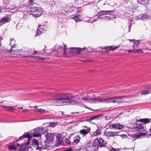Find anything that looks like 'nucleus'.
I'll list each match as a JSON object with an SVG mask.
<instances>
[{
	"label": "nucleus",
	"instance_id": "nucleus-1",
	"mask_svg": "<svg viewBox=\"0 0 151 151\" xmlns=\"http://www.w3.org/2000/svg\"><path fill=\"white\" fill-rule=\"evenodd\" d=\"M80 95H76L74 96L72 94L68 93H63L61 94L57 99L54 100L55 103L58 106L66 105H75L78 103L75 99H82L85 101H91L96 102L103 101V99L98 96L95 97L93 94H89L85 97L80 98L83 91H79Z\"/></svg>",
	"mask_w": 151,
	"mask_h": 151
},
{
	"label": "nucleus",
	"instance_id": "nucleus-2",
	"mask_svg": "<svg viewBox=\"0 0 151 151\" xmlns=\"http://www.w3.org/2000/svg\"><path fill=\"white\" fill-rule=\"evenodd\" d=\"M29 11L32 15L36 17L40 16L42 13L41 9L37 6H31L29 8Z\"/></svg>",
	"mask_w": 151,
	"mask_h": 151
},
{
	"label": "nucleus",
	"instance_id": "nucleus-3",
	"mask_svg": "<svg viewBox=\"0 0 151 151\" xmlns=\"http://www.w3.org/2000/svg\"><path fill=\"white\" fill-rule=\"evenodd\" d=\"M48 130V129L46 127L37 128L34 130L35 133L34 134L33 136L36 137H40L41 134H43L47 132Z\"/></svg>",
	"mask_w": 151,
	"mask_h": 151
},
{
	"label": "nucleus",
	"instance_id": "nucleus-4",
	"mask_svg": "<svg viewBox=\"0 0 151 151\" xmlns=\"http://www.w3.org/2000/svg\"><path fill=\"white\" fill-rule=\"evenodd\" d=\"M32 137V136L30 134L28 133H27L26 135L24 134L20 137L19 139V140L22 139L24 138H27L28 141L27 142H24L23 143V147L24 148H28L29 147L30 144L29 142V141L31 140Z\"/></svg>",
	"mask_w": 151,
	"mask_h": 151
},
{
	"label": "nucleus",
	"instance_id": "nucleus-5",
	"mask_svg": "<svg viewBox=\"0 0 151 151\" xmlns=\"http://www.w3.org/2000/svg\"><path fill=\"white\" fill-rule=\"evenodd\" d=\"M66 46L64 45H63V46L56 45L55 46L54 50L58 52L61 51L63 53L65 54L66 50Z\"/></svg>",
	"mask_w": 151,
	"mask_h": 151
},
{
	"label": "nucleus",
	"instance_id": "nucleus-6",
	"mask_svg": "<svg viewBox=\"0 0 151 151\" xmlns=\"http://www.w3.org/2000/svg\"><path fill=\"white\" fill-rule=\"evenodd\" d=\"M55 137V134L53 133H47L45 135L46 142H52L53 141Z\"/></svg>",
	"mask_w": 151,
	"mask_h": 151
},
{
	"label": "nucleus",
	"instance_id": "nucleus-7",
	"mask_svg": "<svg viewBox=\"0 0 151 151\" xmlns=\"http://www.w3.org/2000/svg\"><path fill=\"white\" fill-rule=\"evenodd\" d=\"M109 128L111 129L114 128L116 129H121L124 128V125L120 124H113L110 125L109 126Z\"/></svg>",
	"mask_w": 151,
	"mask_h": 151
},
{
	"label": "nucleus",
	"instance_id": "nucleus-8",
	"mask_svg": "<svg viewBox=\"0 0 151 151\" xmlns=\"http://www.w3.org/2000/svg\"><path fill=\"white\" fill-rule=\"evenodd\" d=\"M80 150H81L79 151H96V147L95 146H88L85 148H81Z\"/></svg>",
	"mask_w": 151,
	"mask_h": 151
},
{
	"label": "nucleus",
	"instance_id": "nucleus-9",
	"mask_svg": "<svg viewBox=\"0 0 151 151\" xmlns=\"http://www.w3.org/2000/svg\"><path fill=\"white\" fill-rule=\"evenodd\" d=\"M94 145L96 146L97 145L101 147L103 146L104 145V140L101 138H100L98 140H95L94 142Z\"/></svg>",
	"mask_w": 151,
	"mask_h": 151
},
{
	"label": "nucleus",
	"instance_id": "nucleus-10",
	"mask_svg": "<svg viewBox=\"0 0 151 151\" xmlns=\"http://www.w3.org/2000/svg\"><path fill=\"white\" fill-rule=\"evenodd\" d=\"M125 97V96H122L119 97L114 98V103H122L124 101V98Z\"/></svg>",
	"mask_w": 151,
	"mask_h": 151
},
{
	"label": "nucleus",
	"instance_id": "nucleus-11",
	"mask_svg": "<svg viewBox=\"0 0 151 151\" xmlns=\"http://www.w3.org/2000/svg\"><path fill=\"white\" fill-rule=\"evenodd\" d=\"M20 146L19 144L15 142L14 144H13L9 146V149L10 150H16Z\"/></svg>",
	"mask_w": 151,
	"mask_h": 151
},
{
	"label": "nucleus",
	"instance_id": "nucleus-12",
	"mask_svg": "<svg viewBox=\"0 0 151 151\" xmlns=\"http://www.w3.org/2000/svg\"><path fill=\"white\" fill-rule=\"evenodd\" d=\"M70 49L71 50L72 52L78 54L81 51L83 50L85 48H81L71 47L70 48Z\"/></svg>",
	"mask_w": 151,
	"mask_h": 151
},
{
	"label": "nucleus",
	"instance_id": "nucleus-13",
	"mask_svg": "<svg viewBox=\"0 0 151 151\" xmlns=\"http://www.w3.org/2000/svg\"><path fill=\"white\" fill-rule=\"evenodd\" d=\"M83 127H85L87 128L86 132L82 129L80 131V132L81 134H82L83 136H85L89 133L90 131L91 128L90 127H87L86 126H83Z\"/></svg>",
	"mask_w": 151,
	"mask_h": 151
},
{
	"label": "nucleus",
	"instance_id": "nucleus-14",
	"mask_svg": "<svg viewBox=\"0 0 151 151\" xmlns=\"http://www.w3.org/2000/svg\"><path fill=\"white\" fill-rule=\"evenodd\" d=\"M139 121L142 122V123H143L144 124H146L151 122V119L148 118L141 119H139Z\"/></svg>",
	"mask_w": 151,
	"mask_h": 151
},
{
	"label": "nucleus",
	"instance_id": "nucleus-15",
	"mask_svg": "<svg viewBox=\"0 0 151 151\" xmlns=\"http://www.w3.org/2000/svg\"><path fill=\"white\" fill-rule=\"evenodd\" d=\"M137 2L144 5H146L149 4V0H137Z\"/></svg>",
	"mask_w": 151,
	"mask_h": 151
},
{
	"label": "nucleus",
	"instance_id": "nucleus-16",
	"mask_svg": "<svg viewBox=\"0 0 151 151\" xmlns=\"http://www.w3.org/2000/svg\"><path fill=\"white\" fill-rule=\"evenodd\" d=\"M97 17L98 19H101L104 18V11H102L101 12H99L97 15L95 16H93L94 19L95 17Z\"/></svg>",
	"mask_w": 151,
	"mask_h": 151
},
{
	"label": "nucleus",
	"instance_id": "nucleus-17",
	"mask_svg": "<svg viewBox=\"0 0 151 151\" xmlns=\"http://www.w3.org/2000/svg\"><path fill=\"white\" fill-rule=\"evenodd\" d=\"M136 125V129L137 130L142 129L144 128V125L142 123H140L139 124L137 123Z\"/></svg>",
	"mask_w": 151,
	"mask_h": 151
},
{
	"label": "nucleus",
	"instance_id": "nucleus-18",
	"mask_svg": "<svg viewBox=\"0 0 151 151\" xmlns=\"http://www.w3.org/2000/svg\"><path fill=\"white\" fill-rule=\"evenodd\" d=\"M9 19L7 17H4L0 21V27L4 23L8 22Z\"/></svg>",
	"mask_w": 151,
	"mask_h": 151
},
{
	"label": "nucleus",
	"instance_id": "nucleus-19",
	"mask_svg": "<svg viewBox=\"0 0 151 151\" xmlns=\"http://www.w3.org/2000/svg\"><path fill=\"white\" fill-rule=\"evenodd\" d=\"M1 106L5 108L6 109V110L8 111H14L15 109L12 106H1Z\"/></svg>",
	"mask_w": 151,
	"mask_h": 151
},
{
	"label": "nucleus",
	"instance_id": "nucleus-20",
	"mask_svg": "<svg viewBox=\"0 0 151 151\" xmlns=\"http://www.w3.org/2000/svg\"><path fill=\"white\" fill-rule=\"evenodd\" d=\"M101 131H100V130H97L96 132H93V134H91V135L90 137H92L100 135L101 134Z\"/></svg>",
	"mask_w": 151,
	"mask_h": 151
},
{
	"label": "nucleus",
	"instance_id": "nucleus-21",
	"mask_svg": "<svg viewBox=\"0 0 151 151\" xmlns=\"http://www.w3.org/2000/svg\"><path fill=\"white\" fill-rule=\"evenodd\" d=\"M35 112H37L41 114H44L47 112V111H46L45 110L41 109H35Z\"/></svg>",
	"mask_w": 151,
	"mask_h": 151
},
{
	"label": "nucleus",
	"instance_id": "nucleus-22",
	"mask_svg": "<svg viewBox=\"0 0 151 151\" xmlns=\"http://www.w3.org/2000/svg\"><path fill=\"white\" fill-rule=\"evenodd\" d=\"M103 114H101L100 115H98L96 116H92L90 118V120H93L94 119H100L101 118H103Z\"/></svg>",
	"mask_w": 151,
	"mask_h": 151
},
{
	"label": "nucleus",
	"instance_id": "nucleus-23",
	"mask_svg": "<svg viewBox=\"0 0 151 151\" xmlns=\"http://www.w3.org/2000/svg\"><path fill=\"white\" fill-rule=\"evenodd\" d=\"M129 40L130 41H132L134 45L136 46V48H138L140 41L139 40H135L129 39Z\"/></svg>",
	"mask_w": 151,
	"mask_h": 151
},
{
	"label": "nucleus",
	"instance_id": "nucleus-24",
	"mask_svg": "<svg viewBox=\"0 0 151 151\" xmlns=\"http://www.w3.org/2000/svg\"><path fill=\"white\" fill-rule=\"evenodd\" d=\"M119 46L115 47L114 46H111L108 47H104V49H108L109 50H114L117 49L119 47Z\"/></svg>",
	"mask_w": 151,
	"mask_h": 151
},
{
	"label": "nucleus",
	"instance_id": "nucleus-25",
	"mask_svg": "<svg viewBox=\"0 0 151 151\" xmlns=\"http://www.w3.org/2000/svg\"><path fill=\"white\" fill-rule=\"evenodd\" d=\"M80 139V138L79 136H76L74 138V140L73 142V144L75 143V145H76L79 141Z\"/></svg>",
	"mask_w": 151,
	"mask_h": 151
},
{
	"label": "nucleus",
	"instance_id": "nucleus-26",
	"mask_svg": "<svg viewBox=\"0 0 151 151\" xmlns=\"http://www.w3.org/2000/svg\"><path fill=\"white\" fill-rule=\"evenodd\" d=\"M104 102L107 103H114V98H104Z\"/></svg>",
	"mask_w": 151,
	"mask_h": 151
},
{
	"label": "nucleus",
	"instance_id": "nucleus-27",
	"mask_svg": "<svg viewBox=\"0 0 151 151\" xmlns=\"http://www.w3.org/2000/svg\"><path fill=\"white\" fill-rule=\"evenodd\" d=\"M76 15L74 17H73V19L76 21H80L81 20L80 15L79 14H78V13H77Z\"/></svg>",
	"mask_w": 151,
	"mask_h": 151
},
{
	"label": "nucleus",
	"instance_id": "nucleus-28",
	"mask_svg": "<svg viewBox=\"0 0 151 151\" xmlns=\"http://www.w3.org/2000/svg\"><path fill=\"white\" fill-rule=\"evenodd\" d=\"M32 142V144L33 145L38 146L39 145V142L37 139H33Z\"/></svg>",
	"mask_w": 151,
	"mask_h": 151
},
{
	"label": "nucleus",
	"instance_id": "nucleus-29",
	"mask_svg": "<svg viewBox=\"0 0 151 151\" xmlns=\"http://www.w3.org/2000/svg\"><path fill=\"white\" fill-rule=\"evenodd\" d=\"M65 144H64V145H69L71 144V143L70 140L67 138H65L64 140Z\"/></svg>",
	"mask_w": 151,
	"mask_h": 151
},
{
	"label": "nucleus",
	"instance_id": "nucleus-30",
	"mask_svg": "<svg viewBox=\"0 0 151 151\" xmlns=\"http://www.w3.org/2000/svg\"><path fill=\"white\" fill-rule=\"evenodd\" d=\"M150 92L149 90H144L141 92L142 95H145L148 94H149Z\"/></svg>",
	"mask_w": 151,
	"mask_h": 151
},
{
	"label": "nucleus",
	"instance_id": "nucleus-31",
	"mask_svg": "<svg viewBox=\"0 0 151 151\" xmlns=\"http://www.w3.org/2000/svg\"><path fill=\"white\" fill-rule=\"evenodd\" d=\"M146 135V134L145 133H140L139 134H138L136 135L135 136V138L138 139L140 137L142 136H145Z\"/></svg>",
	"mask_w": 151,
	"mask_h": 151
},
{
	"label": "nucleus",
	"instance_id": "nucleus-32",
	"mask_svg": "<svg viewBox=\"0 0 151 151\" xmlns=\"http://www.w3.org/2000/svg\"><path fill=\"white\" fill-rule=\"evenodd\" d=\"M142 16L141 17L143 20H145L147 18H149L148 15H147L146 14H142Z\"/></svg>",
	"mask_w": 151,
	"mask_h": 151
},
{
	"label": "nucleus",
	"instance_id": "nucleus-33",
	"mask_svg": "<svg viewBox=\"0 0 151 151\" xmlns=\"http://www.w3.org/2000/svg\"><path fill=\"white\" fill-rule=\"evenodd\" d=\"M45 27L44 25H40L39 26L38 29L39 30V31H40L41 32L42 31L45 30L44 28Z\"/></svg>",
	"mask_w": 151,
	"mask_h": 151
},
{
	"label": "nucleus",
	"instance_id": "nucleus-34",
	"mask_svg": "<svg viewBox=\"0 0 151 151\" xmlns=\"http://www.w3.org/2000/svg\"><path fill=\"white\" fill-rule=\"evenodd\" d=\"M50 6H52L55 5V2L54 1H51L49 2Z\"/></svg>",
	"mask_w": 151,
	"mask_h": 151
},
{
	"label": "nucleus",
	"instance_id": "nucleus-35",
	"mask_svg": "<svg viewBox=\"0 0 151 151\" xmlns=\"http://www.w3.org/2000/svg\"><path fill=\"white\" fill-rule=\"evenodd\" d=\"M134 52L135 53H142L143 52V51L141 49H134Z\"/></svg>",
	"mask_w": 151,
	"mask_h": 151
},
{
	"label": "nucleus",
	"instance_id": "nucleus-36",
	"mask_svg": "<svg viewBox=\"0 0 151 151\" xmlns=\"http://www.w3.org/2000/svg\"><path fill=\"white\" fill-rule=\"evenodd\" d=\"M118 132H111V137H113L117 135V133H119Z\"/></svg>",
	"mask_w": 151,
	"mask_h": 151
},
{
	"label": "nucleus",
	"instance_id": "nucleus-37",
	"mask_svg": "<svg viewBox=\"0 0 151 151\" xmlns=\"http://www.w3.org/2000/svg\"><path fill=\"white\" fill-rule=\"evenodd\" d=\"M104 135H106L107 136L111 137V132H106L104 133Z\"/></svg>",
	"mask_w": 151,
	"mask_h": 151
},
{
	"label": "nucleus",
	"instance_id": "nucleus-38",
	"mask_svg": "<svg viewBox=\"0 0 151 151\" xmlns=\"http://www.w3.org/2000/svg\"><path fill=\"white\" fill-rule=\"evenodd\" d=\"M45 147H46L45 146H42L41 147L38 146L37 147L36 149L37 150H40L41 148L42 149H45Z\"/></svg>",
	"mask_w": 151,
	"mask_h": 151
},
{
	"label": "nucleus",
	"instance_id": "nucleus-39",
	"mask_svg": "<svg viewBox=\"0 0 151 151\" xmlns=\"http://www.w3.org/2000/svg\"><path fill=\"white\" fill-rule=\"evenodd\" d=\"M49 124L50 125H51V127H55V125H53L54 124H56L54 122H49Z\"/></svg>",
	"mask_w": 151,
	"mask_h": 151
},
{
	"label": "nucleus",
	"instance_id": "nucleus-40",
	"mask_svg": "<svg viewBox=\"0 0 151 151\" xmlns=\"http://www.w3.org/2000/svg\"><path fill=\"white\" fill-rule=\"evenodd\" d=\"M111 151H119V149L112 147L111 148Z\"/></svg>",
	"mask_w": 151,
	"mask_h": 151
},
{
	"label": "nucleus",
	"instance_id": "nucleus-41",
	"mask_svg": "<svg viewBox=\"0 0 151 151\" xmlns=\"http://www.w3.org/2000/svg\"><path fill=\"white\" fill-rule=\"evenodd\" d=\"M110 16H111L110 15ZM108 17H109V19H111V17H110V15H106L105 17H104V19H107Z\"/></svg>",
	"mask_w": 151,
	"mask_h": 151
},
{
	"label": "nucleus",
	"instance_id": "nucleus-42",
	"mask_svg": "<svg viewBox=\"0 0 151 151\" xmlns=\"http://www.w3.org/2000/svg\"><path fill=\"white\" fill-rule=\"evenodd\" d=\"M42 32V31L41 32L40 31H39V30L38 29L37 31V35H40L41 34V32Z\"/></svg>",
	"mask_w": 151,
	"mask_h": 151
},
{
	"label": "nucleus",
	"instance_id": "nucleus-43",
	"mask_svg": "<svg viewBox=\"0 0 151 151\" xmlns=\"http://www.w3.org/2000/svg\"><path fill=\"white\" fill-rule=\"evenodd\" d=\"M31 56H30V55H28V56H23L22 57V58H29V59H31V58H30V57Z\"/></svg>",
	"mask_w": 151,
	"mask_h": 151
},
{
	"label": "nucleus",
	"instance_id": "nucleus-44",
	"mask_svg": "<svg viewBox=\"0 0 151 151\" xmlns=\"http://www.w3.org/2000/svg\"><path fill=\"white\" fill-rule=\"evenodd\" d=\"M56 137H57L58 138L59 137H60V138H58V139H59V140H60V139H61L62 138H61V134H58L57 136H56Z\"/></svg>",
	"mask_w": 151,
	"mask_h": 151
},
{
	"label": "nucleus",
	"instance_id": "nucleus-45",
	"mask_svg": "<svg viewBox=\"0 0 151 151\" xmlns=\"http://www.w3.org/2000/svg\"><path fill=\"white\" fill-rule=\"evenodd\" d=\"M34 2L30 3L29 2V1H28V5L29 6V8H30L31 7H30V6H31V5H32L33 4H34Z\"/></svg>",
	"mask_w": 151,
	"mask_h": 151
},
{
	"label": "nucleus",
	"instance_id": "nucleus-46",
	"mask_svg": "<svg viewBox=\"0 0 151 151\" xmlns=\"http://www.w3.org/2000/svg\"><path fill=\"white\" fill-rule=\"evenodd\" d=\"M16 8V7L15 6H11L10 8H9V9L11 10H12V9H14Z\"/></svg>",
	"mask_w": 151,
	"mask_h": 151
},
{
	"label": "nucleus",
	"instance_id": "nucleus-47",
	"mask_svg": "<svg viewBox=\"0 0 151 151\" xmlns=\"http://www.w3.org/2000/svg\"><path fill=\"white\" fill-rule=\"evenodd\" d=\"M39 57L37 56H32L30 57V58H37V59H39Z\"/></svg>",
	"mask_w": 151,
	"mask_h": 151
},
{
	"label": "nucleus",
	"instance_id": "nucleus-48",
	"mask_svg": "<svg viewBox=\"0 0 151 151\" xmlns=\"http://www.w3.org/2000/svg\"><path fill=\"white\" fill-rule=\"evenodd\" d=\"M82 1V0H76L75 1V2L76 3H77V2H78V3L81 2Z\"/></svg>",
	"mask_w": 151,
	"mask_h": 151
},
{
	"label": "nucleus",
	"instance_id": "nucleus-49",
	"mask_svg": "<svg viewBox=\"0 0 151 151\" xmlns=\"http://www.w3.org/2000/svg\"><path fill=\"white\" fill-rule=\"evenodd\" d=\"M90 61L88 60H84V63H89Z\"/></svg>",
	"mask_w": 151,
	"mask_h": 151
},
{
	"label": "nucleus",
	"instance_id": "nucleus-50",
	"mask_svg": "<svg viewBox=\"0 0 151 151\" xmlns=\"http://www.w3.org/2000/svg\"><path fill=\"white\" fill-rule=\"evenodd\" d=\"M146 89L147 90H150V89H151L150 86H148V87H147L146 88Z\"/></svg>",
	"mask_w": 151,
	"mask_h": 151
},
{
	"label": "nucleus",
	"instance_id": "nucleus-51",
	"mask_svg": "<svg viewBox=\"0 0 151 151\" xmlns=\"http://www.w3.org/2000/svg\"><path fill=\"white\" fill-rule=\"evenodd\" d=\"M29 1L30 3H33L34 2V0H29Z\"/></svg>",
	"mask_w": 151,
	"mask_h": 151
},
{
	"label": "nucleus",
	"instance_id": "nucleus-52",
	"mask_svg": "<svg viewBox=\"0 0 151 151\" xmlns=\"http://www.w3.org/2000/svg\"><path fill=\"white\" fill-rule=\"evenodd\" d=\"M15 45H16L15 44H14L13 45H12L11 46V48L12 49V48H14L15 46Z\"/></svg>",
	"mask_w": 151,
	"mask_h": 151
},
{
	"label": "nucleus",
	"instance_id": "nucleus-53",
	"mask_svg": "<svg viewBox=\"0 0 151 151\" xmlns=\"http://www.w3.org/2000/svg\"><path fill=\"white\" fill-rule=\"evenodd\" d=\"M2 40V37L0 36V46H1V40Z\"/></svg>",
	"mask_w": 151,
	"mask_h": 151
},
{
	"label": "nucleus",
	"instance_id": "nucleus-54",
	"mask_svg": "<svg viewBox=\"0 0 151 151\" xmlns=\"http://www.w3.org/2000/svg\"><path fill=\"white\" fill-rule=\"evenodd\" d=\"M39 59L40 60H44V58L39 57Z\"/></svg>",
	"mask_w": 151,
	"mask_h": 151
},
{
	"label": "nucleus",
	"instance_id": "nucleus-55",
	"mask_svg": "<svg viewBox=\"0 0 151 151\" xmlns=\"http://www.w3.org/2000/svg\"><path fill=\"white\" fill-rule=\"evenodd\" d=\"M128 52H134V50H129Z\"/></svg>",
	"mask_w": 151,
	"mask_h": 151
},
{
	"label": "nucleus",
	"instance_id": "nucleus-56",
	"mask_svg": "<svg viewBox=\"0 0 151 151\" xmlns=\"http://www.w3.org/2000/svg\"><path fill=\"white\" fill-rule=\"evenodd\" d=\"M79 113H80L79 112H73V113H72L71 114H76Z\"/></svg>",
	"mask_w": 151,
	"mask_h": 151
},
{
	"label": "nucleus",
	"instance_id": "nucleus-57",
	"mask_svg": "<svg viewBox=\"0 0 151 151\" xmlns=\"http://www.w3.org/2000/svg\"><path fill=\"white\" fill-rule=\"evenodd\" d=\"M19 51V50H15L14 51V52L15 53H17V52H18V51Z\"/></svg>",
	"mask_w": 151,
	"mask_h": 151
},
{
	"label": "nucleus",
	"instance_id": "nucleus-58",
	"mask_svg": "<svg viewBox=\"0 0 151 151\" xmlns=\"http://www.w3.org/2000/svg\"><path fill=\"white\" fill-rule=\"evenodd\" d=\"M111 12V11H104V14H107L108 12Z\"/></svg>",
	"mask_w": 151,
	"mask_h": 151
},
{
	"label": "nucleus",
	"instance_id": "nucleus-59",
	"mask_svg": "<svg viewBox=\"0 0 151 151\" xmlns=\"http://www.w3.org/2000/svg\"><path fill=\"white\" fill-rule=\"evenodd\" d=\"M131 25H132L131 24L129 23V30L130 29V27H131Z\"/></svg>",
	"mask_w": 151,
	"mask_h": 151
},
{
	"label": "nucleus",
	"instance_id": "nucleus-60",
	"mask_svg": "<svg viewBox=\"0 0 151 151\" xmlns=\"http://www.w3.org/2000/svg\"><path fill=\"white\" fill-rule=\"evenodd\" d=\"M97 130H100V131H101V128L100 127H99V128H98Z\"/></svg>",
	"mask_w": 151,
	"mask_h": 151
},
{
	"label": "nucleus",
	"instance_id": "nucleus-61",
	"mask_svg": "<svg viewBox=\"0 0 151 151\" xmlns=\"http://www.w3.org/2000/svg\"><path fill=\"white\" fill-rule=\"evenodd\" d=\"M105 118L106 119V120H108L109 119V117L108 118H107V116H105Z\"/></svg>",
	"mask_w": 151,
	"mask_h": 151
},
{
	"label": "nucleus",
	"instance_id": "nucleus-62",
	"mask_svg": "<svg viewBox=\"0 0 151 151\" xmlns=\"http://www.w3.org/2000/svg\"><path fill=\"white\" fill-rule=\"evenodd\" d=\"M133 48H134V49L135 48H136V46H135L134 45L133 46Z\"/></svg>",
	"mask_w": 151,
	"mask_h": 151
},
{
	"label": "nucleus",
	"instance_id": "nucleus-63",
	"mask_svg": "<svg viewBox=\"0 0 151 151\" xmlns=\"http://www.w3.org/2000/svg\"><path fill=\"white\" fill-rule=\"evenodd\" d=\"M13 51V50L12 49H10V51H9V52H12Z\"/></svg>",
	"mask_w": 151,
	"mask_h": 151
},
{
	"label": "nucleus",
	"instance_id": "nucleus-64",
	"mask_svg": "<svg viewBox=\"0 0 151 151\" xmlns=\"http://www.w3.org/2000/svg\"><path fill=\"white\" fill-rule=\"evenodd\" d=\"M28 110V109H25V110H23V112H25V111H27Z\"/></svg>",
	"mask_w": 151,
	"mask_h": 151
}]
</instances>
